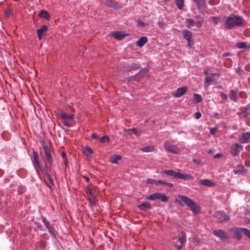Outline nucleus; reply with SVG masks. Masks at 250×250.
<instances>
[{"instance_id": "obj_32", "label": "nucleus", "mask_w": 250, "mask_h": 250, "mask_svg": "<svg viewBox=\"0 0 250 250\" xmlns=\"http://www.w3.org/2000/svg\"><path fill=\"white\" fill-rule=\"evenodd\" d=\"M218 215L220 216V218L221 219L220 221L221 222H222L223 221H226L229 219V216L223 212H219L218 214Z\"/></svg>"}, {"instance_id": "obj_14", "label": "nucleus", "mask_w": 250, "mask_h": 250, "mask_svg": "<svg viewBox=\"0 0 250 250\" xmlns=\"http://www.w3.org/2000/svg\"><path fill=\"white\" fill-rule=\"evenodd\" d=\"M105 4L108 7H112L116 9L121 8V6L117 2L114 0H106Z\"/></svg>"}, {"instance_id": "obj_55", "label": "nucleus", "mask_w": 250, "mask_h": 250, "mask_svg": "<svg viewBox=\"0 0 250 250\" xmlns=\"http://www.w3.org/2000/svg\"><path fill=\"white\" fill-rule=\"evenodd\" d=\"M220 96L223 99H227V95L226 94L224 93H220Z\"/></svg>"}, {"instance_id": "obj_61", "label": "nucleus", "mask_w": 250, "mask_h": 250, "mask_svg": "<svg viewBox=\"0 0 250 250\" xmlns=\"http://www.w3.org/2000/svg\"><path fill=\"white\" fill-rule=\"evenodd\" d=\"M83 178L86 180L87 182H89L90 179L86 176H83Z\"/></svg>"}, {"instance_id": "obj_8", "label": "nucleus", "mask_w": 250, "mask_h": 250, "mask_svg": "<svg viewBox=\"0 0 250 250\" xmlns=\"http://www.w3.org/2000/svg\"><path fill=\"white\" fill-rule=\"evenodd\" d=\"M212 233L214 235L219 238L223 241L226 242L228 239V234L227 232L222 229H216L213 231Z\"/></svg>"}, {"instance_id": "obj_1", "label": "nucleus", "mask_w": 250, "mask_h": 250, "mask_svg": "<svg viewBox=\"0 0 250 250\" xmlns=\"http://www.w3.org/2000/svg\"><path fill=\"white\" fill-rule=\"evenodd\" d=\"M224 20L225 27L229 29L236 26H242L244 24V21L242 17L232 14L224 18Z\"/></svg>"}, {"instance_id": "obj_6", "label": "nucleus", "mask_w": 250, "mask_h": 250, "mask_svg": "<svg viewBox=\"0 0 250 250\" xmlns=\"http://www.w3.org/2000/svg\"><path fill=\"white\" fill-rule=\"evenodd\" d=\"M42 149L43 152L44 153V155L48 163L50 165H52V155H51V150L50 148L48 146L47 144L43 143L42 145Z\"/></svg>"}, {"instance_id": "obj_54", "label": "nucleus", "mask_w": 250, "mask_h": 250, "mask_svg": "<svg viewBox=\"0 0 250 250\" xmlns=\"http://www.w3.org/2000/svg\"><path fill=\"white\" fill-rule=\"evenodd\" d=\"M216 130H217V129L216 128H211L210 130V134H212V135L214 134L216 132Z\"/></svg>"}, {"instance_id": "obj_20", "label": "nucleus", "mask_w": 250, "mask_h": 250, "mask_svg": "<svg viewBox=\"0 0 250 250\" xmlns=\"http://www.w3.org/2000/svg\"><path fill=\"white\" fill-rule=\"evenodd\" d=\"M46 180H45V182L47 184L48 186L50 188L52 189L54 187V184L51 175L49 173H46Z\"/></svg>"}, {"instance_id": "obj_58", "label": "nucleus", "mask_w": 250, "mask_h": 250, "mask_svg": "<svg viewBox=\"0 0 250 250\" xmlns=\"http://www.w3.org/2000/svg\"><path fill=\"white\" fill-rule=\"evenodd\" d=\"M242 71H243V70L239 67H238L236 70V72L239 74L241 73Z\"/></svg>"}, {"instance_id": "obj_15", "label": "nucleus", "mask_w": 250, "mask_h": 250, "mask_svg": "<svg viewBox=\"0 0 250 250\" xmlns=\"http://www.w3.org/2000/svg\"><path fill=\"white\" fill-rule=\"evenodd\" d=\"M162 173L175 178H179L180 172L172 170H164L162 171Z\"/></svg>"}, {"instance_id": "obj_64", "label": "nucleus", "mask_w": 250, "mask_h": 250, "mask_svg": "<svg viewBox=\"0 0 250 250\" xmlns=\"http://www.w3.org/2000/svg\"><path fill=\"white\" fill-rule=\"evenodd\" d=\"M38 163H40L39 159H37V160H34V164H35V163L38 164Z\"/></svg>"}, {"instance_id": "obj_19", "label": "nucleus", "mask_w": 250, "mask_h": 250, "mask_svg": "<svg viewBox=\"0 0 250 250\" xmlns=\"http://www.w3.org/2000/svg\"><path fill=\"white\" fill-rule=\"evenodd\" d=\"M48 29L47 26L45 25H43L42 26V27L40 29H39L37 30V34H38V38L39 40H41L43 37L42 34L43 33L47 31Z\"/></svg>"}, {"instance_id": "obj_49", "label": "nucleus", "mask_w": 250, "mask_h": 250, "mask_svg": "<svg viewBox=\"0 0 250 250\" xmlns=\"http://www.w3.org/2000/svg\"><path fill=\"white\" fill-rule=\"evenodd\" d=\"M12 13V11L10 8H7L5 10V14L6 16H9Z\"/></svg>"}, {"instance_id": "obj_9", "label": "nucleus", "mask_w": 250, "mask_h": 250, "mask_svg": "<svg viewBox=\"0 0 250 250\" xmlns=\"http://www.w3.org/2000/svg\"><path fill=\"white\" fill-rule=\"evenodd\" d=\"M215 77L218 79L219 77V75L217 73H212L211 74V76H206L204 84L205 87L206 88L208 87L211 83L215 81L216 80Z\"/></svg>"}, {"instance_id": "obj_24", "label": "nucleus", "mask_w": 250, "mask_h": 250, "mask_svg": "<svg viewBox=\"0 0 250 250\" xmlns=\"http://www.w3.org/2000/svg\"><path fill=\"white\" fill-rule=\"evenodd\" d=\"M138 208L142 211H146L147 209L151 208V206L148 203H143L138 206Z\"/></svg>"}, {"instance_id": "obj_7", "label": "nucleus", "mask_w": 250, "mask_h": 250, "mask_svg": "<svg viewBox=\"0 0 250 250\" xmlns=\"http://www.w3.org/2000/svg\"><path fill=\"white\" fill-rule=\"evenodd\" d=\"M164 147L167 151L171 153L178 154L180 152L179 148H178L177 146L172 145L168 142H166L164 143Z\"/></svg>"}, {"instance_id": "obj_43", "label": "nucleus", "mask_w": 250, "mask_h": 250, "mask_svg": "<svg viewBox=\"0 0 250 250\" xmlns=\"http://www.w3.org/2000/svg\"><path fill=\"white\" fill-rule=\"evenodd\" d=\"M193 100L196 103H199L202 101V97L198 94H195L193 95Z\"/></svg>"}, {"instance_id": "obj_21", "label": "nucleus", "mask_w": 250, "mask_h": 250, "mask_svg": "<svg viewBox=\"0 0 250 250\" xmlns=\"http://www.w3.org/2000/svg\"><path fill=\"white\" fill-rule=\"evenodd\" d=\"M247 170L245 169V167L243 166L240 165L238 166L236 169L233 170V173L235 174H244L246 173Z\"/></svg>"}, {"instance_id": "obj_57", "label": "nucleus", "mask_w": 250, "mask_h": 250, "mask_svg": "<svg viewBox=\"0 0 250 250\" xmlns=\"http://www.w3.org/2000/svg\"><path fill=\"white\" fill-rule=\"evenodd\" d=\"M222 154L221 153H217L216 155H214V158H219L221 157H222Z\"/></svg>"}, {"instance_id": "obj_63", "label": "nucleus", "mask_w": 250, "mask_h": 250, "mask_svg": "<svg viewBox=\"0 0 250 250\" xmlns=\"http://www.w3.org/2000/svg\"><path fill=\"white\" fill-rule=\"evenodd\" d=\"M232 55L229 53H226L223 55V57H226L228 56H231Z\"/></svg>"}, {"instance_id": "obj_39", "label": "nucleus", "mask_w": 250, "mask_h": 250, "mask_svg": "<svg viewBox=\"0 0 250 250\" xmlns=\"http://www.w3.org/2000/svg\"><path fill=\"white\" fill-rule=\"evenodd\" d=\"M62 157L63 160V163L64 165H65V167H67L68 166V161L66 157V155L64 151H62L61 153Z\"/></svg>"}, {"instance_id": "obj_59", "label": "nucleus", "mask_w": 250, "mask_h": 250, "mask_svg": "<svg viewBox=\"0 0 250 250\" xmlns=\"http://www.w3.org/2000/svg\"><path fill=\"white\" fill-rule=\"evenodd\" d=\"M91 137L93 138V139H96V138H98V135L96 133H93L91 135Z\"/></svg>"}, {"instance_id": "obj_51", "label": "nucleus", "mask_w": 250, "mask_h": 250, "mask_svg": "<svg viewBox=\"0 0 250 250\" xmlns=\"http://www.w3.org/2000/svg\"><path fill=\"white\" fill-rule=\"evenodd\" d=\"M138 25L141 27H144L146 25V24L142 21L139 20L138 22Z\"/></svg>"}, {"instance_id": "obj_37", "label": "nucleus", "mask_w": 250, "mask_h": 250, "mask_svg": "<svg viewBox=\"0 0 250 250\" xmlns=\"http://www.w3.org/2000/svg\"><path fill=\"white\" fill-rule=\"evenodd\" d=\"M236 46L239 49L247 48V43L245 42H239L236 43Z\"/></svg>"}, {"instance_id": "obj_41", "label": "nucleus", "mask_w": 250, "mask_h": 250, "mask_svg": "<svg viewBox=\"0 0 250 250\" xmlns=\"http://www.w3.org/2000/svg\"><path fill=\"white\" fill-rule=\"evenodd\" d=\"M163 181L162 180H157L155 179H147V183L149 184H155L156 185L162 184Z\"/></svg>"}, {"instance_id": "obj_44", "label": "nucleus", "mask_w": 250, "mask_h": 250, "mask_svg": "<svg viewBox=\"0 0 250 250\" xmlns=\"http://www.w3.org/2000/svg\"><path fill=\"white\" fill-rule=\"evenodd\" d=\"M109 141V138L107 136H104L100 139V142L102 143L105 142L108 143Z\"/></svg>"}, {"instance_id": "obj_60", "label": "nucleus", "mask_w": 250, "mask_h": 250, "mask_svg": "<svg viewBox=\"0 0 250 250\" xmlns=\"http://www.w3.org/2000/svg\"><path fill=\"white\" fill-rule=\"evenodd\" d=\"M41 164L40 163L34 164V167L36 168V171H38L37 167H38Z\"/></svg>"}, {"instance_id": "obj_52", "label": "nucleus", "mask_w": 250, "mask_h": 250, "mask_svg": "<svg viewBox=\"0 0 250 250\" xmlns=\"http://www.w3.org/2000/svg\"><path fill=\"white\" fill-rule=\"evenodd\" d=\"M192 162H193L194 163H195L198 165H203L201 160H199V159L196 160L195 159H192Z\"/></svg>"}, {"instance_id": "obj_30", "label": "nucleus", "mask_w": 250, "mask_h": 250, "mask_svg": "<svg viewBox=\"0 0 250 250\" xmlns=\"http://www.w3.org/2000/svg\"><path fill=\"white\" fill-rule=\"evenodd\" d=\"M121 159L122 157L121 155H115L112 158H111L110 162L113 164H118V161L121 160Z\"/></svg>"}, {"instance_id": "obj_56", "label": "nucleus", "mask_w": 250, "mask_h": 250, "mask_svg": "<svg viewBox=\"0 0 250 250\" xmlns=\"http://www.w3.org/2000/svg\"><path fill=\"white\" fill-rule=\"evenodd\" d=\"M63 125H64V126H66L68 127H70V125H69V124L67 122V121H64L63 122Z\"/></svg>"}, {"instance_id": "obj_31", "label": "nucleus", "mask_w": 250, "mask_h": 250, "mask_svg": "<svg viewBox=\"0 0 250 250\" xmlns=\"http://www.w3.org/2000/svg\"><path fill=\"white\" fill-rule=\"evenodd\" d=\"M179 179L185 180H192L193 179V177L190 174H183L180 173Z\"/></svg>"}, {"instance_id": "obj_36", "label": "nucleus", "mask_w": 250, "mask_h": 250, "mask_svg": "<svg viewBox=\"0 0 250 250\" xmlns=\"http://www.w3.org/2000/svg\"><path fill=\"white\" fill-rule=\"evenodd\" d=\"M83 152L86 156H88L93 153V151L89 146L85 147L83 149Z\"/></svg>"}, {"instance_id": "obj_17", "label": "nucleus", "mask_w": 250, "mask_h": 250, "mask_svg": "<svg viewBox=\"0 0 250 250\" xmlns=\"http://www.w3.org/2000/svg\"><path fill=\"white\" fill-rule=\"evenodd\" d=\"M250 132H248L245 133H243L241 137L239 138V141L241 143L245 144L250 142Z\"/></svg>"}, {"instance_id": "obj_50", "label": "nucleus", "mask_w": 250, "mask_h": 250, "mask_svg": "<svg viewBox=\"0 0 250 250\" xmlns=\"http://www.w3.org/2000/svg\"><path fill=\"white\" fill-rule=\"evenodd\" d=\"M162 185H165L168 187H173V184L172 183L167 182L164 181H163V183Z\"/></svg>"}, {"instance_id": "obj_16", "label": "nucleus", "mask_w": 250, "mask_h": 250, "mask_svg": "<svg viewBox=\"0 0 250 250\" xmlns=\"http://www.w3.org/2000/svg\"><path fill=\"white\" fill-rule=\"evenodd\" d=\"M199 184L208 187H213L215 184L209 179H202L199 181Z\"/></svg>"}, {"instance_id": "obj_2", "label": "nucleus", "mask_w": 250, "mask_h": 250, "mask_svg": "<svg viewBox=\"0 0 250 250\" xmlns=\"http://www.w3.org/2000/svg\"><path fill=\"white\" fill-rule=\"evenodd\" d=\"M178 197L186 206L190 208L194 214L198 213L200 211V207L193 200L183 195H179Z\"/></svg>"}, {"instance_id": "obj_45", "label": "nucleus", "mask_w": 250, "mask_h": 250, "mask_svg": "<svg viewBox=\"0 0 250 250\" xmlns=\"http://www.w3.org/2000/svg\"><path fill=\"white\" fill-rule=\"evenodd\" d=\"M243 233L250 239V230L246 228H243Z\"/></svg>"}, {"instance_id": "obj_22", "label": "nucleus", "mask_w": 250, "mask_h": 250, "mask_svg": "<svg viewBox=\"0 0 250 250\" xmlns=\"http://www.w3.org/2000/svg\"><path fill=\"white\" fill-rule=\"evenodd\" d=\"M111 35L115 39L119 40H122L125 36V34L119 31L114 32L111 33Z\"/></svg>"}, {"instance_id": "obj_53", "label": "nucleus", "mask_w": 250, "mask_h": 250, "mask_svg": "<svg viewBox=\"0 0 250 250\" xmlns=\"http://www.w3.org/2000/svg\"><path fill=\"white\" fill-rule=\"evenodd\" d=\"M201 116V114L200 112H197L195 113V118L196 119H199V118H200Z\"/></svg>"}, {"instance_id": "obj_35", "label": "nucleus", "mask_w": 250, "mask_h": 250, "mask_svg": "<svg viewBox=\"0 0 250 250\" xmlns=\"http://www.w3.org/2000/svg\"><path fill=\"white\" fill-rule=\"evenodd\" d=\"M175 1L177 8L180 10L182 9L184 7V0H175Z\"/></svg>"}, {"instance_id": "obj_13", "label": "nucleus", "mask_w": 250, "mask_h": 250, "mask_svg": "<svg viewBox=\"0 0 250 250\" xmlns=\"http://www.w3.org/2000/svg\"><path fill=\"white\" fill-rule=\"evenodd\" d=\"M59 116L62 120L64 121H72L75 116L74 114L67 115L64 112H62Z\"/></svg>"}, {"instance_id": "obj_46", "label": "nucleus", "mask_w": 250, "mask_h": 250, "mask_svg": "<svg viewBox=\"0 0 250 250\" xmlns=\"http://www.w3.org/2000/svg\"><path fill=\"white\" fill-rule=\"evenodd\" d=\"M219 20H220V19L218 17H212V22L214 24H218V23L219 21Z\"/></svg>"}, {"instance_id": "obj_5", "label": "nucleus", "mask_w": 250, "mask_h": 250, "mask_svg": "<svg viewBox=\"0 0 250 250\" xmlns=\"http://www.w3.org/2000/svg\"><path fill=\"white\" fill-rule=\"evenodd\" d=\"M146 199L152 201L159 199L164 202H166L168 201L167 197L164 194L160 192L154 193L147 197Z\"/></svg>"}, {"instance_id": "obj_23", "label": "nucleus", "mask_w": 250, "mask_h": 250, "mask_svg": "<svg viewBox=\"0 0 250 250\" xmlns=\"http://www.w3.org/2000/svg\"><path fill=\"white\" fill-rule=\"evenodd\" d=\"M147 42V38L146 37L143 36L140 38V39L136 42V44L138 46L141 47L144 46Z\"/></svg>"}, {"instance_id": "obj_40", "label": "nucleus", "mask_w": 250, "mask_h": 250, "mask_svg": "<svg viewBox=\"0 0 250 250\" xmlns=\"http://www.w3.org/2000/svg\"><path fill=\"white\" fill-rule=\"evenodd\" d=\"M181 235H182L178 238V241L182 245H183L186 242V235L183 232H182Z\"/></svg>"}, {"instance_id": "obj_26", "label": "nucleus", "mask_w": 250, "mask_h": 250, "mask_svg": "<svg viewBox=\"0 0 250 250\" xmlns=\"http://www.w3.org/2000/svg\"><path fill=\"white\" fill-rule=\"evenodd\" d=\"M125 131L128 135L134 134L139 136L140 135L141 130H139L136 128H130L126 129Z\"/></svg>"}, {"instance_id": "obj_48", "label": "nucleus", "mask_w": 250, "mask_h": 250, "mask_svg": "<svg viewBox=\"0 0 250 250\" xmlns=\"http://www.w3.org/2000/svg\"><path fill=\"white\" fill-rule=\"evenodd\" d=\"M33 159L34 160L39 159V157L38 155V153L37 151H34L33 152Z\"/></svg>"}, {"instance_id": "obj_34", "label": "nucleus", "mask_w": 250, "mask_h": 250, "mask_svg": "<svg viewBox=\"0 0 250 250\" xmlns=\"http://www.w3.org/2000/svg\"><path fill=\"white\" fill-rule=\"evenodd\" d=\"M229 97L231 100L235 102H236L238 99L236 92L233 90L230 91Z\"/></svg>"}, {"instance_id": "obj_3", "label": "nucleus", "mask_w": 250, "mask_h": 250, "mask_svg": "<svg viewBox=\"0 0 250 250\" xmlns=\"http://www.w3.org/2000/svg\"><path fill=\"white\" fill-rule=\"evenodd\" d=\"M85 192L86 193L87 199L89 204L91 206H94L97 201V199L96 198V190L94 189L87 188L85 190Z\"/></svg>"}, {"instance_id": "obj_28", "label": "nucleus", "mask_w": 250, "mask_h": 250, "mask_svg": "<svg viewBox=\"0 0 250 250\" xmlns=\"http://www.w3.org/2000/svg\"><path fill=\"white\" fill-rule=\"evenodd\" d=\"M196 18L197 19V21H195L196 26L198 28H199L202 26V23L204 21V17H202L201 16L197 15V16H196Z\"/></svg>"}, {"instance_id": "obj_38", "label": "nucleus", "mask_w": 250, "mask_h": 250, "mask_svg": "<svg viewBox=\"0 0 250 250\" xmlns=\"http://www.w3.org/2000/svg\"><path fill=\"white\" fill-rule=\"evenodd\" d=\"M186 22L187 24V27H188V28H189L191 26L196 25L195 21L192 19H186Z\"/></svg>"}, {"instance_id": "obj_18", "label": "nucleus", "mask_w": 250, "mask_h": 250, "mask_svg": "<svg viewBox=\"0 0 250 250\" xmlns=\"http://www.w3.org/2000/svg\"><path fill=\"white\" fill-rule=\"evenodd\" d=\"M187 91L186 87H182L180 88H178L176 89L174 94H173V96L175 97H179L182 95H183Z\"/></svg>"}, {"instance_id": "obj_12", "label": "nucleus", "mask_w": 250, "mask_h": 250, "mask_svg": "<svg viewBox=\"0 0 250 250\" xmlns=\"http://www.w3.org/2000/svg\"><path fill=\"white\" fill-rule=\"evenodd\" d=\"M183 37L187 41L188 43V46L190 47V42H191V38L192 36V33L187 30L183 31Z\"/></svg>"}, {"instance_id": "obj_29", "label": "nucleus", "mask_w": 250, "mask_h": 250, "mask_svg": "<svg viewBox=\"0 0 250 250\" xmlns=\"http://www.w3.org/2000/svg\"><path fill=\"white\" fill-rule=\"evenodd\" d=\"M141 150L145 152H152L154 151V146L152 145H148L144 147Z\"/></svg>"}, {"instance_id": "obj_33", "label": "nucleus", "mask_w": 250, "mask_h": 250, "mask_svg": "<svg viewBox=\"0 0 250 250\" xmlns=\"http://www.w3.org/2000/svg\"><path fill=\"white\" fill-rule=\"evenodd\" d=\"M42 219L44 225H45L46 228L49 229V231L50 233H51V229L52 228V226L50 222L48 221H47L44 217H42Z\"/></svg>"}, {"instance_id": "obj_27", "label": "nucleus", "mask_w": 250, "mask_h": 250, "mask_svg": "<svg viewBox=\"0 0 250 250\" xmlns=\"http://www.w3.org/2000/svg\"><path fill=\"white\" fill-rule=\"evenodd\" d=\"M140 66L139 65L136 64V63H132L130 65H127L125 66V69L127 71H130L132 70H134L136 69H137L139 68Z\"/></svg>"}, {"instance_id": "obj_47", "label": "nucleus", "mask_w": 250, "mask_h": 250, "mask_svg": "<svg viewBox=\"0 0 250 250\" xmlns=\"http://www.w3.org/2000/svg\"><path fill=\"white\" fill-rule=\"evenodd\" d=\"M42 172L46 176V173H49L48 172V168L46 165H45L44 167L43 170L42 171Z\"/></svg>"}, {"instance_id": "obj_42", "label": "nucleus", "mask_w": 250, "mask_h": 250, "mask_svg": "<svg viewBox=\"0 0 250 250\" xmlns=\"http://www.w3.org/2000/svg\"><path fill=\"white\" fill-rule=\"evenodd\" d=\"M196 4L198 9H200L202 5L204 3V0H192Z\"/></svg>"}, {"instance_id": "obj_10", "label": "nucleus", "mask_w": 250, "mask_h": 250, "mask_svg": "<svg viewBox=\"0 0 250 250\" xmlns=\"http://www.w3.org/2000/svg\"><path fill=\"white\" fill-rule=\"evenodd\" d=\"M234 237L237 240L241 239L242 237V233H243V228H235L231 230Z\"/></svg>"}, {"instance_id": "obj_25", "label": "nucleus", "mask_w": 250, "mask_h": 250, "mask_svg": "<svg viewBox=\"0 0 250 250\" xmlns=\"http://www.w3.org/2000/svg\"><path fill=\"white\" fill-rule=\"evenodd\" d=\"M39 16L41 18H44L47 20H49L51 18L50 15L49 14L48 12L45 10H42L40 11Z\"/></svg>"}, {"instance_id": "obj_11", "label": "nucleus", "mask_w": 250, "mask_h": 250, "mask_svg": "<svg viewBox=\"0 0 250 250\" xmlns=\"http://www.w3.org/2000/svg\"><path fill=\"white\" fill-rule=\"evenodd\" d=\"M243 146L238 143H235L231 146L232 153L233 156L238 155L241 150H242Z\"/></svg>"}, {"instance_id": "obj_62", "label": "nucleus", "mask_w": 250, "mask_h": 250, "mask_svg": "<svg viewBox=\"0 0 250 250\" xmlns=\"http://www.w3.org/2000/svg\"><path fill=\"white\" fill-rule=\"evenodd\" d=\"M38 167L42 171L43 170L44 168V167L42 166V164L40 165V166Z\"/></svg>"}, {"instance_id": "obj_4", "label": "nucleus", "mask_w": 250, "mask_h": 250, "mask_svg": "<svg viewBox=\"0 0 250 250\" xmlns=\"http://www.w3.org/2000/svg\"><path fill=\"white\" fill-rule=\"evenodd\" d=\"M147 72L146 68L142 69L137 74L127 78L128 82H139L140 79L144 78Z\"/></svg>"}]
</instances>
